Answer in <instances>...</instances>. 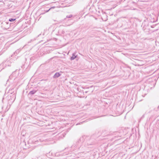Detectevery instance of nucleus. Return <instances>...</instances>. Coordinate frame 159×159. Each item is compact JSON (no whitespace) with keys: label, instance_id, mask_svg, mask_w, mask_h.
Listing matches in <instances>:
<instances>
[{"label":"nucleus","instance_id":"obj_1","mask_svg":"<svg viewBox=\"0 0 159 159\" xmlns=\"http://www.w3.org/2000/svg\"><path fill=\"white\" fill-rule=\"evenodd\" d=\"M83 138H82L80 139L75 144L73 145L71 148V152L75 150H78V149L81 150L82 148H83Z\"/></svg>","mask_w":159,"mask_h":159},{"label":"nucleus","instance_id":"obj_2","mask_svg":"<svg viewBox=\"0 0 159 159\" xmlns=\"http://www.w3.org/2000/svg\"><path fill=\"white\" fill-rule=\"evenodd\" d=\"M10 26V24L8 22H3L2 23L1 27L4 30L9 29Z\"/></svg>","mask_w":159,"mask_h":159},{"label":"nucleus","instance_id":"obj_3","mask_svg":"<svg viewBox=\"0 0 159 159\" xmlns=\"http://www.w3.org/2000/svg\"><path fill=\"white\" fill-rule=\"evenodd\" d=\"M37 141H39L40 142H43V141H49L48 140V139L46 138V136H43L42 137H39L37 138V139L36 140Z\"/></svg>","mask_w":159,"mask_h":159},{"label":"nucleus","instance_id":"obj_4","mask_svg":"<svg viewBox=\"0 0 159 159\" xmlns=\"http://www.w3.org/2000/svg\"><path fill=\"white\" fill-rule=\"evenodd\" d=\"M61 75V72H56L53 76V78L54 79L57 78L59 77Z\"/></svg>","mask_w":159,"mask_h":159},{"label":"nucleus","instance_id":"obj_5","mask_svg":"<svg viewBox=\"0 0 159 159\" xmlns=\"http://www.w3.org/2000/svg\"><path fill=\"white\" fill-rule=\"evenodd\" d=\"M36 92V91L35 90H33L32 91H30L29 93V95H33L35 94Z\"/></svg>","mask_w":159,"mask_h":159},{"label":"nucleus","instance_id":"obj_6","mask_svg":"<svg viewBox=\"0 0 159 159\" xmlns=\"http://www.w3.org/2000/svg\"><path fill=\"white\" fill-rule=\"evenodd\" d=\"M76 57V56H75V54L74 53H73L72 56L71 57V60H73Z\"/></svg>","mask_w":159,"mask_h":159},{"label":"nucleus","instance_id":"obj_7","mask_svg":"<svg viewBox=\"0 0 159 159\" xmlns=\"http://www.w3.org/2000/svg\"><path fill=\"white\" fill-rule=\"evenodd\" d=\"M20 49H18L15 52H14V55H16L18 54L20 52Z\"/></svg>","mask_w":159,"mask_h":159},{"label":"nucleus","instance_id":"obj_8","mask_svg":"<svg viewBox=\"0 0 159 159\" xmlns=\"http://www.w3.org/2000/svg\"><path fill=\"white\" fill-rule=\"evenodd\" d=\"M15 20V19L10 18L9 19V21L11 22Z\"/></svg>","mask_w":159,"mask_h":159},{"label":"nucleus","instance_id":"obj_9","mask_svg":"<svg viewBox=\"0 0 159 159\" xmlns=\"http://www.w3.org/2000/svg\"><path fill=\"white\" fill-rule=\"evenodd\" d=\"M55 8V7H52L50 9H49L48 10V11H46L45 12H48L51 9H52L54 8Z\"/></svg>","mask_w":159,"mask_h":159},{"label":"nucleus","instance_id":"obj_10","mask_svg":"<svg viewBox=\"0 0 159 159\" xmlns=\"http://www.w3.org/2000/svg\"><path fill=\"white\" fill-rule=\"evenodd\" d=\"M72 16V15H67L66 16V17L68 18H71Z\"/></svg>","mask_w":159,"mask_h":159},{"label":"nucleus","instance_id":"obj_11","mask_svg":"<svg viewBox=\"0 0 159 159\" xmlns=\"http://www.w3.org/2000/svg\"><path fill=\"white\" fill-rule=\"evenodd\" d=\"M34 142H36V140H35Z\"/></svg>","mask_w":159,"mask_h":159}]
</instances>
